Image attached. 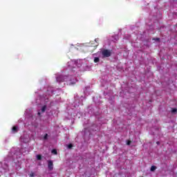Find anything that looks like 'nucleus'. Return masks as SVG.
I'll list each match as a JSON object with an SVG mask.
<instances>
[{
  "mask_svg": "<svg viewBox=\"0 0 177 177\" xmlns=\"http://www.w3.org/2000/svg\"><path fill=\"white\" fill-rule=\"evenodd\" d=\"M176 111H177V109H172V110H171V113H176Z\"/></svg>",
  "mask_w": 177,
  "mask_h": 177,
  "instance_id": "nucleus-12",
  "label": "nucleus"
},
{
  "mask_svg": "<svg viewBox=\"0 0 177 177\" xmlns=\"http://www.w3.org/2000/svg\"><path fill=\"white\" fill-rule=\"evenodd\" d=\"M51 153H53V154H57V150H56V149H53L52 151H51Z\"/></svg>",
  "mask_w": 177,
  "mask_h": 177,
  "instance_id": "nucleus-9",
  "label": "nucleus"
},
{
  "mask_svg": "<svg viewBox=\"0 0 177 177\" xmlns=\"http://www.w3.org/2000/svg\"><path fill=\"white\" fill-rule=\"evenodd\" d=\"M57 82H64L67 80V76L59 75L56 78Z\"/></svg>",
  "mask_w": 177,
  "mask_h": 177,
  "instance_id": "nucleus-1",
  "label": "nucleus"
},
{
  "mask_svg": "<svg viewBox=\"0 0 177 177\" xmlns=\"http://www.w3.org/2000/svg\"><path fill=\"white\" fill-rule=\"evenodd\" d=\"M37 160H38L39 161H40V160H42V156L41 155H37Z\"/></svg>",
  "mask_w": 177,
  "mask_h": 177,
  "instance_id": "nucleus-6",
  "label": "nucleus"
},
{
  "mask_svg": "<svg viewBox=\"0 0 177 177\" xmlns=\"http://www.w3.org/2000/svg\"><path fill=\"white\" fill-rule=\"evenodd\" d=\"M154 39V41H160V38H158V37L155 38V39Z\"/></svg>",
  "mask_w": 177,
  "mask_h": 177,
  "instance_id": "nucleus-14",
  "label": "nucleus"
},
{
  "mask_svg": "<svg viewBox=\"0 0 177 177\" xmlns=\"http://www.w3.org/2000/svg\"><path fill=\"white\" fill-rule=\"evenodd\" d=\"M68 149H73V145H72V144H69V145H68Z\"/></svg>",
  "mask_w": 177,
  "mask_h": 177,
  "instance_id": "nucleus-13",
  "label": "nucleus"
},
{
  "mask_svg": "<svg viewBox=\"0 0 177 177\" xmlns=\"http://www.w3.org/2000/svg\"><path fill=\"white\" fill-rule=\"evenodd\" d=\"M47 162H48V167L49 171L53 170V161L48 160Z\"/></svg>",
  "mask_w": 177,
  "mask_h": 177,
  "instance_id": "nucleus-3",
  "label": "nucleus"
},
{
  "mask_svg": "<svg viewBox=\"0 0 177 177\" xmlns=\"http://www.w3.org/2000/svg\"><path fill=\"white\" fill-rule=\"evenodd\" d=\"M102 54L104 57H110V56H111V52H110L109 50H102Z\"/></svg>",
  "mask_w": 177,
  "mask_h": 177,
  "instance_id": "nucleus-2",
  "label": "nucleus"
},
{
  "mask_svg": "<svg viewBox=\"0 0 177 177\" xmlns=\"http://www.w3.org/2000/svg\"><path fill=\"white\" fill-rule=\"evenodd\" d=\"M12 131L14 133H16L17 132H19V127L14 126L12 129Z\"/></svg>",
  "mask_w": 177,
  "mask_h": 177,
  "instance_id": "nucleus-4",
  "label": "nucleus"
},
{
  "mask_svg": "<svg viewBox=\"0 0 177 177\" xmlns=\"http://www.w3.org/2000/svg\"><path fill=\"white\" fill-rule=\"evenodd\" d=\"M155 169H157V167H156V166H151V172H154V170Z\"/></svg>",
  "mask_w": 177,
  "mask_h": 177,
  "instance_id": "nucleus-7",
  "label": "nucleus"
},
{
  "mask_svg": "<svg viewBox=\"0 0 177 177\" xmlns=\"http://www.w3.org/2000/svg\"><path fill=\"white\" fill-rule=\"evenodd\" d=\"M35 176V174H34V172H31L30 174H29V176L30 177H34Z\"/></svg>",
  "mask_w": 177,
  "mask_h": 177,
  "instance_id": "nucleus-10",
  "label": "nucleus"
},
{
  "mask_svg": "<svg viewBox=\"0 0 177 177\" xmlns=\"http://www.w3.org/2000/svg\"><path fill=\"white\" fill-rule=\"evenodd\" d=\"M38 114H39H39H41V113L39 112Z\"/></svg>",
  "mask_w": 177,
  "mask_h": 177,
  "instance_id": "nucleus-17",
  "label": "nucleus"
},
{
  "mask_svg": "<svg viewBox=\"0 0 177 177\" xmlns=\"http://www.w3.org/2000/svg\"><path fill=\"white\" fill-rule=\"evenodd\" d=\"M100 62V59L99 57L94 58V63H99Z\"/></svg>",
  "mask_w": 177,
  "mask_h": 177,
  "instance_id": "nucleus-5",
  "label": "nucleus"
},
{
  "mask_svg": "<svg viewBox=\"0 0 177 177\" xmlns=\"http://www.w3.org/2000/svg\"><path fill=\"white\" fill-rule=\"evenodd\" d=\"M131 141H128L127 145H128V146H129V145H131Z\"/></svg>",
  "mask_w": 177,
  "mask_h": 177,
  "instance_id": "nucleus-15",
  "label": "nucleus"
},
{
  "mask_svg": "<svg viewBox=\"0 0 177 177\" xmlns=\"http://www.w3.org/2000/svg\"><path fill=\"white\" fill-rule=\"evenodd\" d=\"M156 143H157V145H160V142H158V141Z\"/></svg>",
  "mask_w": 177,
  "mask_h": 177,
  "instance_id": "nucleus-16",
  "label": "nucleus"
},
{
  "mask_svg": "<svg viewBox=\"0 0 177 177\" xmlns=\"http://www.w3.org/2000/svg\"><path fill=\"white\" fill-rule=\"evenodd\" d=\"M46 110V105H44L41 108V113H45Z\"/></svg>",
  "mask_w": 177,
  "mask_h": 177,
  "instance_id": "nucleus-8",
  "label": "nucleus"
},
{
  "mask_svg": "<svg viewBox=\"0 0 177 177\" xmlns=\"http://www.w3.org/2000/svg\"><path fill=\"white\" fill-rule=\"evenodd\" d=\"M44 140H46V139H48V133H46L44 136Z\"/></svg>",
  "mask_w": 177,
  "mask_h": 177,
  "instance_id": "nucleus-11",
  "label": "nucleus"
}]
</instances>
